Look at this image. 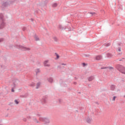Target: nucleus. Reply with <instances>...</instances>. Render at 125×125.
<instances>
[{
	"mask_svg": "<svg viewBox=\"0 0 125 125\" xmlns=\"http://www.w3.org/2000/svg\"><path fill=\"white\" fill-rule=\"evenodd\" d=\"M15 2V0H4L2 1L1 7V8H7L8 6L12 5Z\"/></svg>",
	"mask_w": 125,
	"mask_h": 125,
	"instance_id": "obj_1",
	"label": "nucleus"
},
{
	"mask_svg": "<svg viewBox=\"0 0 125 125\" xmlns=\"http://www.w3.org/2000/svg\"><path fill=\"white\" fill-rule=\"evenodd\" d=\"M15 47L16 48H18V49H21L22 51H27L29 50H31V48L26 47L25 46H23L21 45H10L9 46L10 48H12V47Z\"/></svg>",
	"mask_w": 125,
	"mask_h": 125,
	"instance_id": "obj_2",
	"label": "nucleus"
},
{
	"mask_svg": "<svg viewBox=\"0 0 125 125\" xmlns=\"http://www.w3.org/2000/svg\"><path fill=\"white\" fill-rule=\"evenodd\" d=\"M4 16L2 13L0 14V29H3L5 26V23L4 22Z\"/></svg>",
	"mask_w": 125,
	"mask_h": 125,
	"instance_id": "obj_3",
	"label": "nucleus"
},
{
	"mask_svg": "<svg viewBox=\"0 0 125 125\" xmlns=\"http://www.w3.org/2000/svg\"><path fill=\"white\" fill-rule=\"evenodd\" d=\"M116 69L121 72L122 74H124L125 75V67L123 66V65L121 64H117L116 66Z\"/></svg>",
	"mask_w": 125,
	"mask_h": 125,
	"instance_id": "obj_4",
	"label": "nucleus"
},
{
	"mask_svg": "<svg viewBox=\"0 0 125 125\" xmlns=\"http://www.w3.org/2000/svg\"><path fill=\"white\" fill-rule=\"evenodd\" d=\"M39 121L44 123V125H46V124H49V123H50L49 119H48L47 118L40 117Z\"/></svg>",
	"mask_w": 125,
	"mask_h": 125,
	"instance_id": "obj_5",
	"label": "nucleus"
},
{
	"mask_svg": "<svg viewBox=\"0 0 125 125\" xmlns=\"http://www.w3.org/2000/svg\"><path fill=\"white\" fill-rule=\"evenodd\" d=\"M16 82H18V80H16V81L14 82L13 84L12 85V86L11 89L12 92H14L15 91L14 88H15L16 87V85H17V84H16Z\"/></svg>",
	"mask_w": 125,
	"mask_h": 125,
	"instance_id": "obj_6",
	"label": "nucleus"
},
{
	"mask_svg": "<svg viewBox=\"0 0 125 125\" xmlns=\"http://www.w3.org/2000/svg\"><path fill=\"white\" fill-rule=\"evenodd\" d=\"M47 100V97L44 96L41 100L42 104H46V100Z\"/></svg>",
	"mask_w": 125,
	"mask_h": 125,
	"instance_id": "obj_7",
	"label": "nucleus"
},
{
	"mask_svg": "<svg viewBox=\"0 0 125 125\" xmlns=\"http://www.w3.org/2000/svg\"><path fill=\"white\" fill-rule=\"evenodd\" d=\"M47 81H48L50 83H53V78H52V77L48 78Z\"/></svg>",
	"mask_w": 125,
	"mask_h": 125,
	"instance_id": "obj_8",
	"label": "nucleus"
},
{
	"mask_svg": "<svg viewBox=\"0 0 125 125\" xmlns=\"http://www.w3.org/2000/svg\"><path fill=\"white\" fill-rule=\"evenodd\" d=\"M91 120H92V119L89 117H88L86 119V122L88 123V124H90L91 122Z\"/></svg>",
	"mask_w": 125,
	"mask_h": 125,
	"instance_id": "obj_9",
	"label": "nucleus"
},
{
	"mask_svg": "<svg viewBox=\"0 0 125 125\" xmlns=\"http://www.w3.org/2000/svg\"><path fill=\"white\" fill-rule=\"evenodd\" d=\"M109 69V70H113L114 69V67L110 66V67H101V70H103V69Z\"/></svg>",
	"mask_w": 125,
	"mask_h": 125,
	"instance_id": "obj_10",
	"label": "nucleus"
},
{
	"mask_svg": "<svg viewBox=\"0 0 125 125\" xmlns=\"http://www.w3.org/2000/svg\"><path fill=\"white\" fill-rule=\"evenodd\" d=\"M59 29H60V30H66V28L67 27H66V26L63 27V26H62V25L60 24L59 25Z\"/></svg>",
	"mask_w": 125,
	"mask_h": 125,
	"instance_id": "obj_11",
	"label": "nucleus"
},
{
	"mask_svg": "<svg viewBox=\"0 0 125 125\" xmlns=\"http://www.w3.org/2000/svg\"><path fill=\"white\" fill-rule=\"evenodd\" d=\"M34 38L36 42H38V41H40V38L38 36H37L36 34L34 35Z\"/></svg>",
	"mask_w": 125,
	"mask_h": 125,
	"instance_id": "obj_12",
	"label": "nucleus"
},
{
	"mask_svg": "<svg viewBox=\"0 0 125 125\" xmlns=\"http://www.w3.org/2000/svg\"><path fill=\"white\" fill-rule=\"evenodd\" d=\"M101 59H102V56H101V55L97 56L96 57V60H101Z\"/></svg>",
	"mask_w": 125,
	"mask_h": 125,
	"instance_id": "obj_13",
	"label": "nucleus"
},
{
	"mask_svg": "<svg viewBox=\"0 0 125 125\" xmlns=\"http://www.w3.org/2000/svg\"><path fill=\"white\" fill-rule=\"evenodd\" d=\"M94 80V77L93 76H90V77L88 78V81L89 82H91Z\"/></svg>",
	"mask_w": 125,
	"mask_h": 125,
	"instance_id": "obj_14",
	"label": "nucleus"
},
{
	"mask_svg": "<svg viewBox=\"0 0 125 125\" xmlns=\"http://www.w3.org/2000/svg\"><path fill=\"white\" fill-rule=\"evenodd\" d=\"M55 55L56 56V58H55V60H58V59H59V58H60V56H59V55L57 54V53H55Z\"/></svg>",
	"mask_w": 125,
	"mask_h": 125,
	"instance_id": "obj_15",
	"label": "nucleus"
},
{
	"mask_svg": "<svg viewBox=\"0 0 125 125\" xmlns=\"http://www.w3.org/2000/svg\"><path fill=\"white\" fill-rule=\"evenodd\" d=\"M28 96V93H25L23 95H21V97H22V98H26Z\"/></svg>",
	"mask_w": 125,
	"mask_h": 125,
	"instance_id": "obj_16",
	"label": "nucleus"
},
{
	"mask_svg": "<svg viewBox=\"0 0 125 125\" xmlns=\"http://www.w3.org/2000/svg\"><path fill=\"white\" fill-rule=\"evenodd\" d=\"M33 121L37 123V124H39V123H40V122H39L38 121V119H37V118H33Z\"/></svg>",
	"mask_w": 125,
	"mask_h": 125,
	"instance_id": "obj_17",
	"label": "nucleus"
},
{
	"mask_svg": "<svg viewBox=\"0 0 125 125\" xmlns=\"http://www.w3.org/2000/svg\"><path fill=\"white\" fill-rule=\"evenodd\" d=\"M110 88L111 89V90H114L115 87L114 85H111V86H110Z\"/></svg>",
	"mask_w": 125,
	"mask_h": 125,
	"instance_id": "obj_18",
	"label": "nucleus"
},
{
	"mask_svg": "<svg viewBox=\"0 0 125 125\" xmlns=\"http://www.w3.org/2000/svg\"><path fill=\"white\" fill-rule=\"evenodd\" d=\"M40 85H41V82H38V83H37L36 88H37V89L39 88V87H40Z\"/></svg>",
	"mask_w": 125,
	"mask_h": 125,
	"instance_id": "obj_19",
	"label": "nucleus"
},
{
	"mask_svg": "<svg viewBox=\"0 0 125 125\" xmlns=\"http://www.w3.org/2000/svg\"><path fill=\"white\" fill-rule=\"evenodd\" d=\"M30 86H36V83L32 82L31 84H30Z\"/></svg>",
	"mask_w": 125,
	"mask_h": 125,
	"instance_id": "obj_20",
	"label": "nucleus"
},
{
	"mask_svg": "<svg viewBox=\"0 0 125 125\" xmlns=\"http://www.w3.org/2000/svg\"><path fill=\"white\" fill-rule=\"evenodd\" d=\"M58 5V4H57V3H54L52 4V7H56Z\"/></svg>",
	"mask_w": 125,
	"mask_h": 125,
	"instance_id": "obj_21",
	"label": "nucleus"
},
{
	"mask_svg": "<svg viewBox=\"0 0 125 125\" xmlns=\"http://www.w3.org/2000/svg\"><path fill=\"white\" fill-rule=\"evenodd\" d=\"M107 57H112L113 56V55H112V54L108 53L107 54Z\"/></svg>",
	"mask_w": 125,
	"mask_h": 125,
	"instance_id": "obj_22",
	"label": "nucleus"
},
{
	"mask_svg": "<svg viewBox=\"0 0 125 125\" xmlns=\"http://www.w3.org/2000/svg\"><path fill=\"white\" fill-rule=\"evenodd\" d=\"M104 46H110L111 45V43H107L106 44H104Z\"/></svg>",
	"mask_w": 125,
	"mask_h": 125,
	"instance_id": "obj_23",
	"label": "nucleus"
},
{
	"mask_svg": "<svg viewBox=\"0 0 125 125\" xmlns=\"http://www.w3.org/2000/svg\"><path fill=\"white\" fill-rule=\"evenodd\" d=\"M53 39L55 42H58V39H57V38L56 37H53Z\"/></svg>",
	"mask_w": 125,
	"mask_h": 125,
	"instance_id": "obj_24",
	"label": "nucleus"
},
{
	"mask_svg": "<svg viewBox=\"0 0 125 125\" xmlns=\"http://www.w3.org/2000/svg\"><path fill=\"white\" fill-rule=\"evenodd\" d=\"M59 103L60 104H61V103H62L63 100H62V99H59Z\"/></svg>",
	"mask_w": 125,
	"mask_h": 125,
	"instance_id": "obj_25",
	"label": "nucleus"
},
{
	"mask_svg": "<svg viewBox=\"0 0 125 125\" xmlns=\"http://www.w3.org/2000/svg\"><path fill=\"white\" fill-rule=\"evenodd\" d=\"M15 103L17 105H18V104H19V102H18V100H15Z\"/></svg>",
	"mask_w": 125,
	"mask_h": 125,
	"instance_id": "obj_26",
	"label": "nucleus"
},
{
	"mask_svg": "<svg viewBox=\"0 0 125 125\" xmlns=\"http://www.w3.org/2000/svg\"><path fill=\"white\" fill-rule=\"evenodd\" d=\"M47 63H48V61H45L44 62V65H46V64H47Z\"/></svg>",
	"mask_w": 125,
	"mask_h": 125,
	"instance_id": "obj_27",
	"label": "nucleus"
},
{
	"mask_svg": "<svg viewBox=\"0 0 125 125\" xmlns=\"http://www.w3.org/2000/svg\"><path fill=\"white\" fill-rule=\"evenodd\" d=\"M4 41V39L3 38H0V42H2Z\"/></svg>",
	"mask_w": 125,
	"mask_h": 125,
	"instance_id": "obj_28",
	"label": "nucleus"
},
{
	"mask_svg": "<svg viewBox=\"0 0 125 125\" xmlns=\"http://www.w3.org/2000/svg\"><path fill=\"white\" fill-rule=\"evenodd\" d=\"M116 98H117V97L114 96L112 99V101H115V100H116Z\"/></svg>",
	"mask_w": 125,
	"mask_h": 125,
	"instance_id": "obj_29",
	"label": "nucleus"
},
{
	"mask_svg": "<svg viewBox=\"0 0 125 125\" xmlns=\"http://www.w3.org/2000/svg\"><path fill=\"white\" fill-rule=\"evenodd\" d=\"M82 65H83V67H85V66H86V63H85V62H83L82 63Z\"/></svg>",
	"mask_w": 125,
	"mask_h": 125,
	"instance_id": "obj_30",
	"label": "nucleus"
},
{
	"mask_svg": "<svg viewBox=\"0 0 125 125\" xmlns=\"http://www.w3.org/2000/svg\"><path fill=\"white\" fill-rule=\"evenodd\" d=\"M118 11H120V10H123V8L122 7H119L118 8Z\"/></svg>",
	"mask_w": 125,
	"mask_h": 125,
	"instance_id": "obj_31",
	"label": "nucleus"
},
{
	"mask_svg": "<svg viewBox=\"0 0 125 125\" xmlns=\"http://www.w3.org/2000/svg\"><path fill=\"white\" fill-rule=\"evenodd\" d=\"M44 66H45V67H49L50 66V65L46 64L44 65Z\"/></svg>",
	"mask_w": 125,
	"mask_h": 125,
	"instance_id": "obj_32",
	"label": "nucleus"
},
{
	"mask_svg": "<svg viewBox=\"0 0 125 125\" xmlns=\"http://www.w3.org/2000/svg\"><path fill=\"white\" fill-rule=\"evenodd\" d=\"M84 56L85 57H88L89 56V55L88 54H84Z\"/></svg>",
	"mask_w": 125,
	"mask_h": 125,
	"instance_id": "obj_33",
	"label": "nucleus"
},
{
	"mask_svg": "<svg viewBox=\"0 0 125 125\" xmlns=\"http://www.w3.org/2000/svg\"><path fill=\"white\" fill-rule=\"evenodd\" d=\"M121 49V47H118V51H119V52H120Z\"/></svg>",
	"mask_w": 125,
	"mask_h": 125,
	"instance_id": "obj_34",
	"label": "nucleus"
},
{
	"mask_svg": "<svg viewBox=\"0 0 125 125\" xmlns=\"http://www.w3.org/2000/svg\"><path fill=\"white\" fill-rule=\"evenodd\" d=\"M23 122H27V119H26V118H23Z\"/></svg>",
	"mask_w": 125,
	"mask_h": 125,
	"instance_id": "obj_35",
	"label": "nucleus"
},
{
	"mask_svg": "<svg viewBox=\"0 0 125 125\" xmlns=\"http://www.w3.org/2000/svg\"><path fill=\"white\" fill-rule=\"evenodd\" d=\"M22 31H26V27H23L22 28Z\"/></svg>",
	"mask_w": 125,
	"mask_h": 125,
	"instance_id": "obj_36",
	"label": "nucleus"
},
{
	"mask_svg": "<svg viewBox=\"0 0 125 125\" xmlns=\"http://www.w3.org/2000/svg\"><path fill=\"white\" fill-rule=\"evenodd\" d=\"M95 14H96V13H95V12H93L92 15V16H93V15H95Z\"/></svg>",
	"mask_w": 125,
	"mask_h": 125,
	"instance_id": "obj_37",
	"label": "nucleus"
},
{
	"mask_svg": "<svg viewBox=\"0 0 125 125\" xmlns=\"http://www.w3.org/2000/svg\"><path fill=\"white\" fill-rule=\"evenodd\" d=\"M95 14H96V13H95V12H93L92 15V16H93V15H95Z\"/></svg>",
	"mask_w": 125,
	"mask_h": 125,
	"instance_id": "obj_38",
	"label": "nucleus"
},
{
	"mask_svg": "<svg viewBox=\"0 0 125 125\" xmlns=\"http://www.w3.org/2000/svg\"><path fill=\"white\" fill-rule=\"evenodd\" d=\"M35 13H39V11L38 10L35 11Z\"/></svg>",
	"mask_w": 125,
	"mask_h": 125,
	"instance_id": "obj_39",
	"label": "nucleus"
},
{
	"mask_svg": "<svg viewBox=\"0 0 125 125\" xmlns=\"http://www.w3.org/2000/svg\"><path fill=\"white\" fill-rule=\"evenodd\" d=\"M38 73H40V70L38 69V71L36 72V74H38Z\"/></svg>",
	"mask_w": 125,
	"mask_h": 125,
	"instance_id": "obj_40",
	"label": "nucleus"
},
{
	"mask_svg": "<svg viewBox=\"0 0 125 125\" xmlns=\"http://www.w3.org/2000/svg\"><path fill=\"white\" fill-rule=\"evenodd\" d=\"M58 68H59V69H61V65L58 66Z\"/></svg>",
	"mask_w": 125,
	"mask_h": 125,
	"instance_id": "obj_41",
	"label": "nucleus"
},
{
	"mask_svg": "<svg viewBox=\"0 0 125 125\" xmlns=\"http://www.w3.org/2000/svg\"><path fill=\"white\" fill-rule=\"evenodd\" d=\"M37 117H40V116H41V114H37Z\"/></svg>",
	"mask_w": 125,
	"mask_h": 125,
	"instance_id": "obj_42",
	"label": "nucleus"
},
{
	"mask_svg": "<svg viewBox=\"0 0 125 125\" xmlns=\"http://www.w3.org/2000/svg\"><path fill=\"white\" fill-rule=\"evenodd\" d=\"M121 44H122V43H118V45H119V46H121Z\"/></svg>",
	"mask_w": 125,
	"mask_h": 125,
	"instance_id": "obj_43",
	"label": "nucleus"
},
{
	"mask_svg": "<svg viewBox=\"0 0 125 125\" xmlns=\"http://www.w3.org/2000/svg\"><path fill=\"white\" fill-rule=\"evenodd\" d=\"M27 119H31V116H27Z\"/></svg>",
	"mask_w": 125,
	"mask_h": 125,
	"instance_id": "obj_44",
	"label": "nucleus"
},
{
	"mask_svg": "<svg viewBox=\"0 0 125 125\" xmlns=\"http://www.w3.org/2000/svg\"><path fill=\"white\" fill-rule=\"evenodd\" d=\"M12 104H13V103H10L9 104V105H11Z\"/></svg>",
	"mask_w": 125,
	"mask_h": 125,
	"instance_id": "obj_45",
	"label": "nucleus"
},
{
	"mask_svg": "<svg viewBox=\"0 0 125 125\" xmlns=\"http://www.w3.org/2000/svg\"><path fill=\"white\" fill-rule=\"evenodd\" d=\"M96 104H97L98 105H99V104L98 103V102H95Z\"/></svg>",
	"mask_w": 125,
	"mask_h": 125,
	"instance_id": "obj_46",
	"label": "nucleus"
},
{
	"mask_svg": "<svg viewBox=\"0 0 125 125\" xmlns=\"http://www.w3.org/2000/svg\"><path fill=\"white\" fill-rule=\"evenodd\" d=\"M31 20L32 22H33V21H34V19H31Z\"/></svg>",
	"mask_w": 125,
	"mask_h": 125,
	"instance_id": "obj_47",
	"label": "nucleus"
},
{
	"mask_svg": "<svg viewBox=\"0 0 125 125\" xmlns=\"http://www.w3.org/2000/svg\"><path fill=\"white\" fill-rule=\"evenodd\" d=\"M62 65H66V64L64 63H62Z\"/></svg>",
	"mask_w": 125,
	"mask_h": 125,
	"instance_id": "obj_48",
	"label": "nucleus"
},
{
	"mask_svg": "<svg viewBox=\"0 0 125 125\" xmlns=\"http://www.w3.org/2000/svg\"><path fill=\"white\" fill-rule=\"evenodd\" d=\"M89 13L90 14H91V15H92L93 12H89Z\"/></svg>",
	"mask_w": 125,
	"mask_h": 125,
	"instance_id": "obj_49",
	"label": "nucleus"
},
{
	"mask_svg": "<svg viewBox=\"0 0 125 125\" xmlns=\"http://www.w3.org/2000/svg\"><path fill=\"white\" fill-rule=\"evenodd\" d=\"M74 84H77V82H74Z\"/></svg>",
	"mask_w": 125,
	"mask_h": 125,
	"instance_id": "obj_50",
	"label": "nucleus"
},
{
	"mask_svg": "<svg viewBox=\"0 0 125 125\" xmlns=\"http://www.w3.org/2000/svg\"><path fill=\"white\" fill-rule=\"evenodd\" d=\"M6 117H8V114H7V115L6 116Z\"/></svg>",
	"mask_w": 125,
	"mask_h": 125,
	"instance_id": "obj_51",
	"label": "nucleus"
},
{
	"mask_svg": "<svg viewBox=\"0 0 125 125\" xmlns=\"http://www.w3.org/2000/svg\"><path fill=\"white\" fill-rule=\"evenodd\" d=\"M78 93H79V94H81V92H79Z\"/></svg>",
	"mask_w": 125,
	"mask_h": 125,
	"instance_id": "obj_52",
	"label": "nucleus"
},
{
	"mask_svg": "<svg viewBox=\"0 0 125 125\" xmlns=\"http://www.w3.org/2000/svg\"><path fill=\"white\" fill-rule=\"evenodd\" d=\"M68 31H71V28H70L69 29H68Z\"/></svg>",
	"mask_w": 125,
	"mask_h": 125,
	"instance_id": "obj_53",
	"label": "nucleus"
},
{
	"mask_svg": "<svg viewBox=\"0 0 125 125\" xmlns=\"http://www.w3.org/2000/svg\"><path fill=\"white\" fill-rule=\"evenodd\" d=\"M117 91H120V89H117Z\"/></svg>",
	"mask_w": 125,
	"mask_h": 125,
	"instance_id": "obj_54",
	"label": "nucleus"
},
{
	"mask_svg": "<svg viewBox=\"0 0 125 125\" xmlns=\"http://www.w3.org/2000/svg\"><path fill=\"white\" fill-rule=\"evenodd\" d=\"M2 67H3V66H2V65H1V68H2Z\"/></svg>",
	"mask_w": 125,
	"mask_h": 125,
	"instance_id": "obj_55",
	"label": "nucleus"
},
{
	"mask_svg": "<svg viewBox=\"0 0 125 125\" xmlns=\"http://www.w3.org/2000/svg\"><path fill=\"white\" fill-rule=\"evenodd\" d=\"M0 123H1V120H0Z\"/></svg>",
	"mask_w": 125,
	"mask_h": 125,
	"instance_id": "obj_56",
	"label": "nucleus"
},
{
	"mask_svg": "<svg viewBox=\"0 0 125 125\" xmlns=\"http://www.w3.org/2000/svg\"><path fill=\"white\" fill-rule=\"evenodd\" d=\"M121 54H121V53H119V55H121Z\"/></svg>",
	"mask_w": 125,
	"mask_h": 125,
	"instance_id": "obj_57",
	"label": "nucleus"
},
{
	"mask_svg": "<svg viewBox=\"0 0 125 125\" xmlns=\"http://www.w3.org/2000/svg\"><path fill=\"white\" fill-rule=\"evenodd\" d=\"M119 61H122V60H120Z\"/></svg>",
	"mask_w": 125,
	"mask_h": 125,
	"instance_id": "obj_58",
	"label": "nucleus"
},
{
	"mask_svg": "<svg viewBox=\"0 0 125 125\" xmlns=\"http://www.w3.org/2000/svg\"><path fill=\"white\" fill-rule=\"evenodd\" d=\"M83 108H80V110H82Z\"/></svg>",
	"mask_w": 125,
	"mask_h": 125,
	"instance_id": "obj_59",
	"label": "nucleus"
},
{
	"mask_svg": "<svg viewBox=\"0 0 125 125\" xmlns=\"http://www.w3.org/2000/svg\"><path fill=\"white\" fill-rule=\"evenodd\" d=\"M75 78L76 79V80H77V78L76 77H75Z\"/></svg>",
	"mask_w": 125,
	"mask_h": 125,
	"instance_id": "obj_60",
	"label": "nucleus"
},
{
	"mask_svg": "<svg viewBox=\"0 0 125 125\" xmlns=\"http://www.w3.org/2000/svg\"><path fill=\"white\" fill-rule=\"evenodd\" d=\"M7 111H8V110H9V109H7Z\"/></svg>",
	"mask_w": 125,
	"mask_h": 125,
	"instance_id": "obj_61",
	"label": "nucleus"
},
{
	"mask_svg": "<svg viewBox=\"0 0 125 125\" xmlns=\"http://www.w3.org/2000/svg\"><path fill=\"white\" fill-rule=\"evenodd\" d=\"M0 125H2V124H0Z\"/></svg>",
	"mask_w": 125,
	"mask_h": 125,
	"instance_id": "obj_62",
	"label": "nucleus"
},
{
	"mask_svg": "<svg viewBox=\"0 0 125 125\" xmlns=\"http://www.w3.org/2000/svg\"><path fill=\"white\" fill-rule=\"evenodd\" d=\"M124 97H125V96H124Z\"/></svg>",
	"mask_w": 125,
	"mask_h": 125,
	"instance_id": "obj_63",
	"label": "nucleus"
}]
</instances>
